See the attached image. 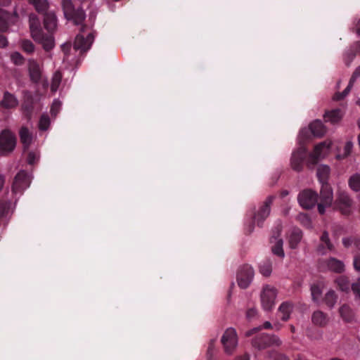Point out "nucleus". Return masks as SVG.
<instances>
[{"instance_id": "obj_53", "label": "nucleus", "mask_w": 360, "mask_h": 360, "mask_svg": "<svg viewBox=\"0 0 360 360\" xmlns=\"http://www.w3.org/2000/svg\"><path fill=\"white\" fill-rule=\"evenodd\" d=\"M342 243L345 248H348L353 244V238H344Z\"/></svg>"}, {"instance_id": "obj_58", "label": "nucleus", "mask_w": 360, "mask_h": 360, "mask_svg": "<svg viewBox=\"0 0 360 360\" xmlns=\"http://www.w3.org/2000/svg\"><path fill=\"white\" fill-rule=\"evenodd\" d=\"M5 183V177L4 175H0V191L2 190Z\"/></svg>"}, {"instance_id": "obj_62", "label": "nucleus", "mask_w": 360, "mask_h": 360, "mask_svg": "<svg viewBox=\"0 0 360 360\" xmlns=\"http://www.w3.org/2000/svg\"><path fill=\"white\" fill-rule=\"evenodd\" d=\"M288 193H288V191L284 190V191H283L281 193V197H285V196L288 195Z\"/></svg>"}, {"instance_id": "obj_41", "label": "nucleus", "mask_w": 360, "mask_h": 360, "mask_svg": "<svg viewBox=\"0 0 360 360\" xmlns=\"http://www.w3.org/2000/svg\"><path fill=\"white\" fill-rule=\"evenodd\" d=\"M11 58L13 63L16 65H21L25 62V58L19 52H13L11 55Z\"/></svg>"}, {"instance_id": "obj_32", "label": "nucleus", "mask_w": 360, "mask_h": 360, "mask_svg": "<svg viewBox=\"0 0 360 360\" xmlns=\"http://www.w3.org/2000/svg\"><path fill=\"white\" fill-rule=\"evenodd\" d=\"M63 75L59 70H57L54 74L51 79V90L55 92L58 89L60 84L62 81Z\"/></svg>"}, {"instance_id": "obj_54", "label": "nucleus", "mask_w": 360, "mask_h": 360, "mask_svg": "<svg viewBox=\"0 0 360 360\" xmlns=\"http://www.w3.org/2000/svg\"><path fill=\"white\" fill-rule=\"evenodd\" d=\"M261 329V327H257V328H254L248 331H247L245 333V335L247 337H250L252 335H253L254 333H257V331H259V330Z\"/></svg>"}, {"instance_id": "obj_36", "label": "nucleus", "mask_w": 360, "mask_h": 360, "mask_svg": "<svg viewBox=\"0 0 360 360\" xmlns=\"http://www.w3.org/2000/svg\"><path fill=\"white\" fill-rule=\"evenodd\" d=\"M335 283L340 290L345 292L349 290L350 284L347 277L340 276L335 280Z\"/></svg>"}, {"instance_id": "obj_55", "label": "nucleus", "mask_w": 360, "mask_h": 360, "mask_svg": "<svg viewBox=\"0 0 360 360\" xmlns=\"http://www.w3.org/2000/svg\"><path fill=\"white\" fill-rule=\"evenodd\" d=\"M325 247L323 246V244H320L317 248H316V251L319 254L321 255H323L326 254V251H325Z\"/></svg>"}, {"instance_id": "obj_49", "label": "nucleus", "mask_w": 360, "mask_h": 360, "mask_svg": "<svg viewBox=\"0 0 360 360\" xmlns=\"http://www.w3.org/2000/svg\"><path fill=\"white\" fill-rule=\"evenodd\" d=\"M359 76H360V65L357 68H356V70L353 72V75H352L349 82H351V83L354 84V82L356 81V78L359 77Z\"/></svg>"}, {"instance_id": "obj_47", "label": "nucleus", "mask_w": 360, "mask_h": 360, "mask_svg": "<svg viewBox=\"0 0 360 360\" xmlns=\"http://www.w3.org/2000/svg\"><path fill=\"white\" fill-rule=\"evenodd\" d=\"M353 147V143L352 141H347L344 146V156L347 157L351 153L352 149Z\"/></svg>"}, {"instance_id": "obj_17", "label": "nucleus", "mask_w": 360, "mask_h": 360, "mask_svg": "<svg viewBox=\"0 0 360 360\" xmlns=\"http://www.w3.org/2000/svg\"><path fill=\"white\" fill-rule=\"evenodd\" d=\"M344 116L343 111L340 108L330 110H326L323 115V119L326 122H330L332 124H339Z\"/></svg>"}, {"instance_id": "obj_38", "label": "nucleus", "mask_w": 360, "mask_h": 360, "mask_svg": "<svg viewBox=\"0 0 360 360\" xmlns=\"http://www.w3.org/2000/svg\"><path fill=\"white\" fill-rule=\"evenodd\" d=\"M260 272L261 274L266 276H270L272 272V264L269 261L264 262L260 266Z\"/></svg>"}, {"instance_id": "obj_33", "label": "nucleus", "mask_w": 360, "mask_h": 360, "mask_svg": "<svg viewBox=\"0 0 360 360\" xmlns=\"http://www.w3.org/2000/svg\"><path fill=\"white\" fill-rule=\"evenodd\" d=\"M338 296L333 290H329L325 295L323 301L325 304L330 308L334 307L336 303Z\"/></svg>"}, {"instance_id": "obj_1", "label": "nucleus", "mask_w": 360, "mask_h": 360, "mask_svg": "<svg viewBox=\"0 0 360 360\" xmlns=\"http://www.w3.org/2000/svg\"><path fill=\"white\" fill-rule=\"evenodd\" d=\"M61 6L64 17L75 25H82L86 18L85 12L81 5L76 6L72 0H62Z\"/></svg>"}, {"instance_id": "obj_35", "label": "nucleus", "mask_w": 360, "mask_h": 360, "mask_svg": "<svg viewBox=\"0 0 360 360\" xmlns=\"http://www.w3.org/2000/svg\"><path fill=\"white\" fill-rule=\"evenodd\" d=\"M349 185L350 188L354 191H360V174H355L352 176L349 179Z\"/></svg>"}, {"instance_id": "obj_42", "label": "nucleus", "mask_w": 360, "mask_h": 360, "mask_svg": "<svg viewBox=\"0 0 360 360\" xmlns=\"http://www.w3.org/2000/svg\"><path fill=\"white\" fill-rule=\"evenodd\" d=\"M311 292L313 300L317 302L322 294L321 288L319 286L314 285L311 287Z\"/></svg>"}, {"instance_id": "obj_15", "label": "nucleus", "mask_w": 360, "mask_h": 360, "mask_svg": "<svg viewBox=\"0 0 360 360\" xmlns=\"http://www.w3.org/2000/svg\"><path fill=\"white\" fill-rule=\"evenodd\" d=\"M27 69L31 82L34 84L39 83L42 75V70L39 64L34 59H29Z\"/></svg>"}, {"instance_id": "obj_9", "label": "nucleus", "mask_w": 360, "mask_h": 360, "mask_svg": "<svg viewBox=\"0 0 360 360\" xmlns=\"http://www.w3.org/2000/svg\"><path fill=\"white\" fill-rule=\"evenodd\" d=\"M352 205V200L349 195L346 193L340 192L333 203V209L339 210L344 215H349L351 213Z\"/></svg>"}, {"instance_id": "obj_46", "label": "nucleus", "mask_w": 360, "mask_h": 360, "mask_svg": "<svg viewBox=\"0 0 360 360\" xmlns=\"http://www.w3.org/2000/svg\"><path fill=\"white\" fill-rule=\"evenodd\" d=\"M273 360H290V359L284 354L274 352L271 354Z\"/></svg>"}, {"instance_id": "obj_24", "label": "nucleus", "mask_w": 360, "mask_h": 360, "mask_svg": "<svg viewBox=\"0 0 360 360\" xmlns=\"http://www.w3.org/2000/svg\"><path fill=\"white\" fill-rule=\"evenodd\" d=\"M28 3L32 5L39 14L44 15L49 12L50 4L48 0H28Z\"/></svg>"}, {"instance_id": "obj_61", "label": "nucleus", "mask_w": 360, "mask_h": 360, "mask_svg": "<svg viewBox=\"0 0 360 360\" xmlns=\"http://www.w3.org/2000/svg\"><path fill=\"white\" fill-rule=\"evenodd\" d=\"M356 30L358 34H360V20L358 21L356 25Z\"/></svg>"}, {"instance_id": "obj_26", "label": "nucleus", "mask_w": 360, "mask_h": 360, "mask_svg": "<svg viewBox=\"0 0 360 360\" xmlns=\"http://www.w3.org/2000/svg\"><path fill=\"white\" fill-rule=\"evenodd\" d=\"M312 323L319 327H325L328 322L327 314L320 310L315 311L311 316Z\"/></svg>"}, {"instance_id": "obj_20", "label": "nucleus", "mask_w": 360, "mask_h": 360, "mask_svg": "<svg viewBox=\"0 0 360 360\" xmlns=\"http://www.w3.org/2000/svg\"><path fill=\"white\" fill-rule=\"evenodd\" d=\"M328 269L336 274L343 273L345 270V266L342 261L335 257H329L325 261Z\"/></svg>"}, {"instance_id": "obj_7", "label": "nucleus", "mask_w": 360, "mask_h": 360, "mask_svg": "<svg viewBox=\"0 0 360 360\" xmlns=\"http://www.w3.org/2000/svg\"><path fill=\"white\" fill-rule=\"evenodd\" d=\"M32 176L25 170L19 171L14 177L12 184V191L15 193L20 192L30 186Z\"/></svg>"}, {"instance_id": "obj_56", "label": "nucleus", "mask_w": 360, "mask_h": 360, "mask_svg": "<svg viewBox=\"0 0 360 360\" xmlns=\"http://www.w3.org/2000/svg\"><path fill=\"white\" fill-rule=\"evenodd\" d=\"M12 0H0V6H8L11 4Z\"/></svg>"}, {"instance_id": "obj_51", "label": "nucleus", "mask_w": 360, "mask_h": 360, "mask_svg": "<svg viewBox=\"0 0 360 360\" xmlns=\"http://www.w3.org/2000/svg\"><path fill=\"white\" fill-rule=\"evenodd\" d=\"M36 156L33 152H30L27 155V162L30 165H33L35 162Z\"/></svg>"}, {"instance_id": "obj_44", "label": "nucleus", "mask_w": 360, "mask_h": 360, "mask_svg": "<svg viewBox=\"0 0 360 360\" xmlns=\"http://www.w3.org/2000/svg\"><path fill=\"white\" fill-rule=\"evenodd\" d=\"M61 103L60 101H56L53 103L51 108V116L56 117L60 109Z\"/></svg>"}, {"instance_id": "obj_57", "label": "nucleus", "mask_w": 360, "mask_h": 360, "mask_svg": "<svg viewBox=\"0 0 360 360\" xmlns=\"http://www.w3.org/2000/svg\"><path fill=\"white\" fill-rule=\"evenodd\" d=\"M236 360H250V356L248 354H245L243 356L236 357Z\"/></svg>"}, {"instance_id": "obj_10", "label": "nucleus", "mask_w": 360, "mask_h": 360, "mask_svg": "<svg viewBox=\"0 0 360 360\" xmlns=\"http://www.w3.org/2000/svg\"><path fill=\"white\" fill-rule=\"evenodd\" d=\"M306 157L307 151L304 148L300 147L295 150L290 159L291 168L297 172L302 171Z\"/></svg>"}, {"instance_id": "obj_50", "label": "nucleus", "mask_w": 360, "mask_h": 360, "mask_svg": "<svg viewBox=\"0 0 360 360\" xmlns=\"http://www.w3.org/2000/svg\"><path fill=\"white\" fill-rule=\"evenodd\" d=\"M257 310L255 308L249 309L246 312V317L248 319H250L255 317L257 315Z\"/></svg>"}, {"instance_id": "obj_59", "label": "nucleus", "mask_w": 360, "mask_h": 360, "mask_svg": "<svg viewBox=\"0 0 360 360\" xmlns=\"http://www.w3.org/2000/svg\"><path fill=\"white\" fill-rule=\"evenodd\" d=\"M353 244H354L357 248L360 247V238H353Z\"/></svg>"}, {"instance_id": "obj_29", "label": "nucleus", "mask_w": 360, "mask_h": 360, "mask_svg": "<svg viewBox=\"0 0 360 360\" xmlns=\"http://www.w3.org/2000/svg\"><path fill=\"white\" fill-rule=\"evenodd\" d=\"M293 305L290 302H283L278 309V311L282 314L281 319L284 321L289 319L292 311Z\"/></svg>"}, {"instance_id": "obj_18", "label": "nucleus", "mask_w": 360, "mask_h": 360, "mask_svg": "<svg viewBox=\"0 0 360 360\" xmlns=\"http://www.w3.org/2000/svg\"><path fill=\"white\" fill-rule=\"evenodd\" d=\"M30 35L33 39H38L43 30L37 16L34 14L30 15Z\"/></svg>"}, {"instance_id": "obj_37", "label": "nucleus", "mask_w": 360, "mask_h": 360, "mask_svg": "<svg viewBox=\"0 0 360 360\" xmlns=\"http://www.w3.org/2000/svg\"><path fill=\"white\" fill-rule=\"evenodd\" d=\"M320 240L323 243H324L326 245V248L329 251L335 250V247H334L333 244L332 243V242L330 241V239L329 238V234L327 231H323L322 235L320 238Z\"/></svg>"}, {"instance_id": "obj_25", "label": "nucleus", "mask_w": 360, "mask_h": 360, "mask_svg": "<svg viewBox=\"0 0 360 360\" xmlns=\"http://www.w3.org/2000/svg\"><path fill=\"white\" fill-rule=\"evenodd\" d=\"M18 103L15 96L8 91L4 92V98L0 102L1 106L6 109L13 108L18 105Z\"/></svg>"}, {"instance_id": "obj_48", "label": "nucleus", "mask_w": 360, "mask_h": 360, "mask_svg": "<svg viewBox=\"0 0 360 360\" xmlns=\"http://www.w3.org/2000/svg\"><path fill=\"white\" fill-rule=\"evenodd\" d=\"M353 265L355 270L360 271V255L354 256Z\"/></svg>"}, {"instance_id": "obj_4", "label": "nucleus", "mask_w": 360, "mask_h": 360, "mask_svg": "<svg viewBox=\"0 0 360 360\" xmlns=\"http://www.w3.org/2000/svg\"><path fill=\"white\" fill-rule=\"evenodd\" d=\"M252 345L260 350L274 345L279 346L281 345V341L276 335L264 333L252 339Z\"/></svg>"}, {"instance_id": "obj_16", "label": "nucleus", "mask_w": 360, "mask_h": 360, "mask_svg": "<svg viewBox=\"0 0 360 360\" xmlns=\"http://www.w3.org/2000/svg\"><path fill=\"white\" fill-rule=\"evenodd\" d=\"M276 236H274L271 238V243H275V245L271 248V251L274 255L283 258L285 256L283 249V241L281 238L277 239V237L281 235V232L282 231L281 225H278L276 227Z\"/></svg>"}, {"instance_id": "obj_19", "label": "nucleus", "mask_w": 360, "mask_h": 360, "mask_svg": "<svg viewBox=\"0 0 360 360\" xmlns=\"http://www.w3.org/2000/svg\"><path fill=\"white\" fill-rule=\"evenodd\" d=\"M44 27L49 32L53 33L57 28V17L54 12L44 14Z\"/></svg>"}, {"instance_id": "obj_52", "label": "nucleus", "mask_w": 360, "mask_h": 360, "mask_svg": "<svg viewBox=\"0 0 360 360\" xmlns=\"http://www.w3.org/2000/svg\"><path fill=\"white\" fill-rule=\"evenodd\" d=\"M8 41L6 37L0 34V48H6L8 46Z\"/></svg>"}, {"instance_id": "obj_60", "label": "nucleus", "mask_w": 360, "mask_h": 360, "mask_svg": "<svg viewBox=\"0 0 360 360\" xmlns=\"http://www.w3.org/2000/svg\"><path fill=\"white\" fill-rule=\"evenodd\" d=\"M263 327L266 329L271 328V324L269 321H266L264 323Z\"/></svg>"}, {"instance_id": "obj_31", "label": "nucleus", "mask_w": 360, "mask_h": 360, "mask_svg": "<svg viewBox=\"0 0 360 360\" xmlns=\"http://www.w3.org/2000/svg\"><path fill=\"white\" fill-rule=\"evenodd\" d=\"M340 316L346 321H351L354 318V313L352 309L347 304L342 305L339 309Z\"/></svg>"}, {"instance_id": "obj_28", "label": "nucleus", "mask_w": 360, "mask_h": 360, "mask_svg": "<svg viewBox=\"0 0 360 360\" xmlns=\"http://www.w3.org/2000/svg\"><path fill=\"white\" fill-rule=\"evenodd\" d=\"M330 169L328 165H321L317 168V176L322 185L328 184Z\"/></svg>"}, {"instance_id": "obj_6", "label": "nucleus", "mask_w": 360, "mask_h": 360, "mask_svg": "<svg viewBox=\"0 0 360 360\" xmlns=\"http://www.w3.org/2000/svg\"><path fill=\"white\" fill-rule=\"evenodd\" d=\"M330 146V142L323 141L314 147V151L309 155V158L307 163V167L310 169H312L318 163L319 160L325 156Z\"/></svg>"}, {"instance_id": "obj_2", "label": "nucleus", "mask_w": 360, "mask_h": 360, "mask_svg": "<svg viewBox=\"0 0 360 360\" xmlns=\"http://www.w3.org/2000/svg\"><path fill=\"white\" fill-rule=\"evenodd\" d=\"M17 144V137L10 129H5L0 132V156L12 153Z\"/></svg>"}, {"instance_id": "obj_34", "label": "nucleus", "mask_w": 360, "mask_h": 360, "mask_svg": "<svg viewBox=\"0 0 360 360\" xmlns=\"http://www.w3.org/2000/svg\"><path fill=\"white\" fill-rule=\"evenodd\" d=\"M20 45L23 51L28 54H32L35 50L34 44L30 39H22L20 42Z\"/></svg>"}, {"instance_id": "obj_13", "label": "nucleus", "mask_w": 360, "mask_h": 360, "mask_svg": "<svg viewBox=\"0 0 360 360\" xmlns=\"http://www.w3.org/2000/svg\"><path fill=\"white\" fill-rule=\"evenodd\" d=\"M276 297V290L274 288H270L266 285L264 288L261 295L262 306L266 310H271L274 305Z\"/></svg>"}, {"instance_id": "obj_40", "label": "nucleus", "mask_w": 360, "mask_h": 360, "mask_svg": "<svg viewBox=\"0 0 360 360\" xmlns=\"http://www.w3.org/2000/svg\"><path fill=\"white\" fill-rule=\"evenodd\" d=\"M352 86H353V84L351 83V82H349L348 86L342 92H341V93L338 92L334 94L333 99L334 101L342 100L349 94Z\"/></svg>"}, {"instance_id": "obj_8", "label": "nucleus", "mask_w": 360, "mask_h": 360, "mask_svg": "<svg viewBox=\"0 0 360 360\" xmlns=\"http://www.w3.org/2000/svg\"><path fill=\"white\" fill-rule=\"evenodd\" d=\"M300 205L306 210L314 207L318 201V194L311 189H305L298 195Z\"/></svg>"}, {"instance_id": "obj_43", "label": "nucleus", "mask_w": 360, "mask_h": 360, "mask_svg": "<svg viewBox=\"0 0 360 360\" xmlns=\"http://www.w3.org/2000/svg\"><path fill=\"white\" fill-rule=\"evenodd\" d=\"M214 340H211L209 342L208 348L207 350V356L208 360H212V357L214 356Z\"/></svg>"}, {"instance_id": "obj_64", "label": "nucleus", "mask_w": 360, "mask_h": 360, "mask_svg": "<svg viewBox=\"0 0 360 360\" xmlns=\"http://www.w3.org/2000/svg\"><path fill=\"white\" fill-rule=\"evenodd\" d=\"M290 330H291V332H292V333H295V326H290Z\"/></svg>"}, {"instance_id": "obj_21", "label": "nucleus", "mask_w": 360, "mask_h": 360, "mask_svg": "<svg viewBox=\"0 0 360 360\" xmlns=\"http://www.w3.org/2000/svg\"><path fill=\"white\" fill-rule=\"evenodd\" d=\"M38 39H34L36 42L41 44L46 51H51L55 46L54 37L52 33L46 34L44 32L41 33Z\"/></svg>"}, {"instance_id": "obj_63", "label": "nucleus", "mask_w": 360, "mask_h": 360, "mask_svg": "<svg viewBox=\"0 0 360 360\" xmlns=\"http://www.w3.org/2000/svg\"><path fill=\"white\" fill-rule=\"evenodd\" d=\"M254 229V225H253V223L250 226V229H249V231L250 232H252Z\"/></svg>"}, {"instance_id": "obj_3", "label": "nucleus", "mask_w": 360, "mask_h": 360, "mask_svg": "<svg viewBox=\"0 0 360 360\" xmlns=\"http://www.w3.org/2000/svg\"><path fill=\"white\" fill-rule=\"evenodd\" d=\"M333 193L331 186L328 184L322 185L320 191V202L317 204L319 214H324L326 207H330L333 205Z\"/></svg>"}, {"instance_id": "obj_14", "label": "nucleus", "mask_w": 360, "mask_h": 360, "mask_svg": "<svg viewBox=\"0 0 360 360\" xmlns=\"http://www.w3.org/2000/svg\"><path fill=\"white\" fill-rule=\"evenodd\" d=\"M274 196H269L264 201V205L259 208L257 213L255 214L253 219L257 221L258 225L268 217L271 211V205L273 202Z\"/></svg>"}, {"instance_id": "obj_45", "label": "nucleus", "mask_w": 360, "mask_h": 360, "mask_svg": "<svg viewBox=\"0 0 360 360\" xmlns=\"http://www.w3.org/2000/svg\"><path fill=\"white\" fill-rule=\"evenodd\" d=\"M351 288L354 294L360 298V277L356 280L355 283L352 284Z\"/></svg>"}, {"instance_id": "obj_12", "label": "nucleus", "mask_w": 360, "mask_h": 360, "mask_svg": "<svg viewBox=\"0 0 360 360\" xmlns=\"http://www.w3.org/2000/svg\"><path fill=\"white\" fill-rule=\"evenodd\" d=\"M254 276V271L251 266L244 265L237 274V282L241 288H246L250 285Z\"/></svg>"}, {"instance_id": "obj_11", "label": "nucleus", "mask_w": 360, "mask_h": 360, "mask_svg": "<svg viewBox=\"0 0 360 360\" xmlns=\"http://www.w3.org/2000/svg\"><path fill=\"white\" fill-rule=\"evenodd\" d=\"M94 40V35L93 33H89L86 38L79 34L75 39L73 48L77 51H79L81 53H85L90 49Z\"/></svg>"}, {"instance_id": "obj_39", "label": "nucleus", "mask_w": 360, "mask_h": 360, "mask_svg": "<svg viewBox=\"0 0 360 360\" xmlns=\"http://www.w3.org/2000/svg\"><path fill=\"white\" fill-rule=\"evenodd\" d=\"M50 125V120L48 115H43L41 116L39 122V128L40 130L46 131Z\"/></svg>"}, {"instance_id": "obj_22", "label": "nucleus", "mask_w": 360, "mask_h": 360, "mask_svg": "<svg viewBox=\"0 0 360 360\" xmlns=\"http://www.w3.org/2000/svg\"><path fill=\"white\" fill-rule=\"evenodd\" d=\"M309 129L311 131L313 136L316 137H322L326 134L327 131L326 127L324 126L323 122L319 120H316L312 122L309 124Z\"/></svg>"}, {"instance_id": "obj_27", "label": "nucleus", "mask_w": 360, "mask_h": 360, "mask_svg": "<svg viewBox=\"0 0 360 360\" xmlns=\"http://www.w3.org/2000/svg\"><path fill=\"white\" fill-rule=\"evenodd\" d=\"M20 142L25 148H28L32 141V135L26 127H22L19 131Z\"/></svg>"}, {"instance_id": "obj_5", "label": "nucleus", "mask_w": 360, "mask_h": 360, "mask_svg": "<svg viewBox=\"0 0 360 360\" xmlns=\"http://www.w3.org/2000/svg\"><path fill=\"white\" fill-rule=\"evenodd\" d=\"M224 347V352L227 354H232L238 345V337L236 331L233 328L226 330L221 340Z\"/></svg>"}, {"instance_id": "obj_30", "label": "nucleus", "mask_w": 360, "mask_h": 360, "mask_svg": "<svg viewBox=\"0 0 360 360\" xmlns=\"http://www.w3.org/2000/svg\"><path fill=\"white\" fill-rule=\"evenodd\" d=\"M9 19L8 13L0 8V31L6 32L8 28V20Z\"/></svg>"}, {"instance_id": "obj_23", "label": "nucleus", "mask_w": 360, "mask_h": 360, "mask_svg": "<svg viewBox=\"0 0 360 360\" xmlns=\"http://www.w3.org/2000/svg\"><path fill=\"white\" fill-rule=\"evenodd\" d=\"M303 238L302 231L298 228L292 229L289 238H288V244L289 247L291 249H296L298 246V244L300 243Z\"/></svg>"}]
</instances>
